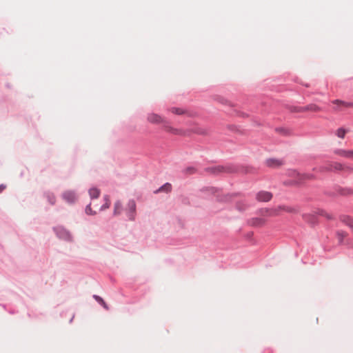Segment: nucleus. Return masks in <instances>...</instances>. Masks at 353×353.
Returning <instances> with one entry per match:
<instances>
[{
	"label": "nucleus",
	"mask_w": 353,
	"mask_h": 353,
	"mask_svg": "<svg viewBox=\"0 0 353 353\" xmlns=\"http://www.w3.org/2000/svg\"><path fill=\"white\" fill-rule=\"evenodd\" d=\"M156 124L161 125V128L166 132H168L173 134L181 135L183 134V131L180 129H177L172 127L168 122L165 121L163 118L160 116L156 115Z\"/></svg>",
	"instance_id": "f257e3e1"
},
{
	"label": "nucleus",
	"mask_w": 353,
	"mask_h": 353,
	"mask_svg": "<svg viewBox=\"0 0 353 353\" xmlns=\"http://www.w3.org/2000/svg\"><path fill=\"white\" fill-rule=\"evenodd\" d=\"M350 170V168L347 166H345L340 163L337 162H333V163H329L325 166L321 167L320 168V171H344V170Z\"/></svg>",
	"instance_id": "f03ea898"
},
{
	"label": "nucleus",
	"mask_w": 353,
	"mask_h": 353,
	"mask_svg": "<svg viewBox=\"0 0 353 353\" xmlns=\"http://www.w3.org/2000/svg\"><path fill=\"white\" fill-rule=\"evenodd\" d=\"M291 176L293 177V183H301L306 180H310L314 178V176L310 174H300L296 171H292L290 172Z\"/></svg>",
	"instance_id": "7ed1b4c3"
},
{
	"label": "nucleus",
	"mask_w": 353,
	"mask_h": 353,
	"mask_svg": "<svg viewBox=\"0 0 353 353\" xmlns=\"http://www.w3.org/2000/svg\"><path fill=\"white\" fill-rule=\"evenodd\" d=\"M281 210H285L287 212H293V210L292 208L279 206L275 209H271V210L266 209L263 212V214L267 215V216H276L279 214Z\"/></svg>",
	"instance_id": "20e7f679"
},
{
	"label": "nucleus",
	"mask_w": 353,
	"mask_h": 353,
	"mask_svg": "<svg viewBox=\"0 0 353 353\" xmlns=\"http://www.w3.org/2000/svg\"><path fill=\"white\" fill-rule=\"evenodd\" d=\"M332 103L336 105L334 107V110L336 111H341L346 108H353V103H347L340 100H334L332 101Z\"/></svg>",
	"instance_id": "39448f33"
},
{
	"label": "nucleus",
	"mask_w": 353,
	"mask_h": 353,
	"mask_svg": "<svg viewBox=\"0 0 353 353\" xmlns=\"http://www.w3.org/2000/svg\"><path fill=\"white\" fill-rule=\"evenodd\" d=\"M62 198L68 203H72L77 199L76 194L72 191H65V192L63 193Z\"/></svg>",
	"instance_id": "423d86ee"
},
{
	"label": "nucleus",
	"mask_w": 353,
	"mask_h": 353,
	"mask_svg": "<svg viewBox=\"0 0 353 353\" xmlns=\"http://www.w3.org/2000/svg\"><path fill=\"white\" fill-rule=\"evenodd\" d=\"M334 154L347 159H353V149L349 150L338 149L334 151Z\"/></svg>",
	"instance_id": "0eeeda50"
},
{
	"label": "nucleus",
	"mask_w": 353,
	"mask_h": 353,
	"mask_svg": "<svg viewBox=\"0 0 353 353\" xmlns=\"http://www.w3.org/2000/svg\"><path fill=\"white\" fill-rule=\"evenodd\" d=\"M321 110V108L318 106L316 104H310L304 107H301L299 108V112H306V111H311V112H319Z\"/></svg>",
	"instance_id": "6e6552de"
},
{
	"label": "nucleus",
	"mask_w": 353,
	"mask_h": 353,
	"mask_svg": "<svg viewBox=\"0 0 353 353\" xmlns=\"http://www.w3.org/2000/svg\"><path fill=\"white\" fill-rule=\"evenodd\" d=\"M272 197V195L269 192H260L257 194L256 198L260 201H269Z\"/></svg>",
	"instance_id": "1a4fd4ad"
},
{
	"label": "nucleus",
	"mask_w": 353,
	"mask_h": 353,
	"mask_svg": "<svg viewBox=\"0 0 353 353\" xmlns=\"http://www.w3.org/2000/svg\"><path fill=\"white\" fill-rule=\"evenodd\" d=\"M170 111L172 113L177 115L189 114L188 111L182 108L173 107L170 108Z\"/></svg>",
	"instance_id": "9d476101"
},
{
	"label": "nucleus",
	"mask_w": 353,
	"mask_h": 353,
	"mask_svg": "<svg viewBox=\"0 0 353 353\" xmlns=\"http://www.w3.org/2000/svg\"><path fill=\"white\" fill-rule=\"evenodd\" d=\"M172 190V185L169 183H166L158 190H156V194L159 192H170Z\"/></svg>",
	"instance_id": "9b49d317"
},
{
	"label": "nucleus",
	"mask_w": 353,
	"mask_h": 353,
	"mask_svg": "<svg viewBox=\"0 0 353 353\" xmlns=\"http://www.w3.org/2000/svg\"><path fill=\"white\" fill-rule=\"evenodd\" d=\"M265 223V220L263 218H254L250 221V223L254 226H261Z\"/></svg>",
	"instance_id": "f8f14e48"
},
{
	"label": "nucleus",
	"mask_w": 353,
	"mask_h": 353,
	"mask_svg": "<svg viewBox=\"0 0 353 353\" xmlns=\"http://www.w3.org/2000/svg\"><path fill=\"white\" fill-rule=\"evenodd\" d=\"M341 221L346 225H347L350 228L353 230V219L352 218H351L350 216H344L341 217Z\"/></svg>",
	"instance_id": "ddd939ff"
},
{
	"label": "nucleus",
	"mask_w": 353,
	"mask_h": 353,
	"mask_svg": "<svg viewBox=\"0 0 353 353\" xmlns=\"http://www.w3.org/2000/svg\"><path fill=\"white\" fill-rule=\"evenodd\" d=\"M336 236L339 243L343 244L344 243L343 240L347 236V234L345 232L340 230L336 232Z\"/></svg>",
	"instance_id": "4468645a"
},
{
	"label": "nucleus",
	"mask_w": 353,
	"mask_h": 353,
	"mask_svg": "<svg viewBox=\"0 0 353 353\" xmlns=\"http://www.w3.org/2000/svg\"><path fill=\"white\" fill-rule=\"evenodd\" d=\"M89 194L91 199L97 198L100 194V190L96 188H92L89 190Z\"/></svg>",
	"instance_id": "2eb2a0df"
},
{
	"label": "nucleus",
	"mask_w": 353,
	"mask_h": 353,
	"mask_svg": "<svg viewBox=\"0 0 353 353\" xmlns=\"http://www.w3.org/2000/svg\"><path fill=\"white\" fill-rule=\"evenodd\" d=\"M349 130H347V129H345L343 128H340L339 129L336 130L335 134L336 135L341 138V139H344L345 136V134L348 132Z\"/></svg>",
	"instance_id": "dca6fc26"
},
{
	"label": "nucleus",
	"mask_w": 353,
	"mask_h": 353,
	"mask_svg": "<svg viewBox=\"0 0 353 353\" xmlns=\"http://www.w3.org/2000/svg\"><path fill=\"white\" fill-rule=\"evenodd\" d=\"M122 205L121 203L118 201L115 202L114 206V215H119L121 212Z\"/></svg>",
	"instance_id": "f3484780"
},
{
	"label": "nucleus",
	"mask_w": 353,
	"mask_h": 353,
	"mask_svg": "<svg viewBox=\"0 0 353 353\" xmlns=\"http://www.w3.org/2000/svg\"><path fill=\"white\" fill-rule=\"evenodd\" d=\"M105 203L99 209V211L109 208L110 205V200L108 196H104Z\"/></svg>",
	"instance_id": "a211bd4d"
},
{
	"label": "nucleus",
	"mask_w": 353,
	"mask_h": 353,
	"mask_svg": "<svg viewBox=\"0 0 353 353\" xmlns=\"http://www.w3.org/2000/svg\"><path fill=\"white\" fill-rule=\"evenodd\" d=\"M94 298L101 305V307L104 308H106L108 307L105 302L100 296L97 295H94Z\"/></svg>",
	"instance_id": "6ab92c4d"
},
{
	"label": "nucleus",
	"mask_w": 353,
	"mask_h": 353,
	"mask_svg": "<svg viewBox=\"0 0 353 353\" xmlns=\"http://www.w3.org/2000/svg\"><path fill=\"white\" fill-rule=\"evenodd\" d=\"M267 163L270 166H276L280 165L281 164V162L278 160L270 159L267 161Z\"/></svg>",
	"instance_id": "aec40b11"
},
{
	"label": "nucleus",
	"mask_w": 353,
	"mask_h": 353,
	"mask_svg": "<svg viewBox=\"0 0 353 353\" xmlns=\"http://www.w3.org/2000/svg\"><path fill=\"white\" fill-rule=\"evenodd\" d=\"M47 198H48V200L49 201V203L52 205L54 204L55 203V201H56V197L54 196V194L52 193H48L47 194Z\"/></svg>",
	"instance_id": "412c9836"
},
{
	"label": "nucleus",
	"mask_w": 353,
	"mask_h": 353,
	"mask_svg": "<svg viewBox=\"0 0 353 353\" xmlns=\"http://www.w3.org/2000/svg\"><path fill=\"white\" fill-rule=\"evenodd\" d=\"M136 208V204L134 201H130L128 204V210L131 212H134Z\"/></svg>",
	"instance_id": "4be33fe9"
},
{
	"label": "nucleus",
	"mask_w": 353,
	"mask_h": 353,
	"mask_svg": "<svg viewBox=\"0 0 353 353\" xmlns=\"http://www.w3.org/2000/svg\"><path fill=\"white\" fill-rule=\"evenodd\" d=\"M85 213L89 215H93L96 214V212L92 211L91 208V204L88 205L85 208Z\"/></svg>",
	"instance_id": "5701e85b"
},
{
	"label": "nucleus",
	"mask_w": 353,
	"mask_h": 353,
	"mask_svg": "<svg viewBox=\"0 0 353 353\" xmlns=\"http://www.w3.org/2000/svg\"><path fill=\"white\" fill-rule=\"evenodd\" d=\"M299 108H300V107H294V108H293V109L292 110V112H300L299 111Z\"/></svg>",
	"instance_id": "b1692460"
},
{
	"label": "nucleus",
	"mask_w": 353,
	"mask_h": 353,
	"mask_svg": "<svg viewBox=\"0 0 353 353\" xmlns=\"http://www.w3.org/2000/svg\"><path fill=\"white\" fill-rule=\"evenodd\" d=\"M6 188V186L3 185H0V193Z\"/></svg>",
	"instance_id": "393cba45"
},
{
	"label": "nucleus",
	"mask_w": 353,
	"mask_h": 353,
	"mask_svg": "<svg viewBox=\"0 0 353 353\" xmlns=\"http://www.w3.org/2000/svg\"><path fill=\"white\" fill-rule=\"evenodd\" d=\"M128 216H129L130 219H134V216L132 214H128Z\"/></svg>",
	"instance_id": "a878e982"
},
{
	"label": "nucleus",
	"mask_w": 353,
	"mask_h": 353,
	"mask_svg": "<svg viewBox=\"0 0 353 353\" xmlns=\"http://www.w3.org/2000/svg\"><path fill=\"white\" fill-rule=\"evenodd\" d=\"M148 119H149V121H150V122H152V123H153V122H154V119H153L152 118H149Z\"/></svg>",
	"instance_id": "bb28decb"
}]
</instances>
